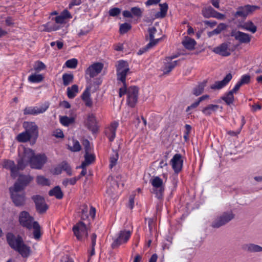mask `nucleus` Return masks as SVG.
Wrapping results in <instances>:
<instances>
[{
  "label": "nucleus",
  "mask_w": 262,
  "mask_h": 262,
  "mask_svg": "<svg viewBox=\"0 0 262 262\" xmlns=\"http://www.w3.org/2000/svg\"><path fill=\"white\" fill-rule=\"evenodd\" d=\"M232 76L230 73L228 74L221 81H215L211 85L210 88L213 90H220L225 86L232 79Z\"/></svg>",
  "instance_id": "aec40b11"
},
{
  "label": "nucleus",
  "mask_w": 262,
  "mask_h": 262,
  "mask_svg": "<svg viewBox=\"0 0 262 262\" xmlns=\"http://www.w3.org/2000/svg\"><path fill=\"white\" fill-rule=\"evenodd\" d=\"M19 222L23 227L30 230L33 229V235L35 239H39L41 236L40 226L38 223L34 221V218L28 212L23 211L19 215Z\"/></svg>",
  "instance_id": "f257e3e1"
},
{
  "label": "nucleus",
  "mask_w": 262,
  "mask_h": 262,
  "mask_svg": "<svg viewBox=\"0 0 262 262\" xmlns=\"http://www.w3.org/2000/svg\"><path fill=\"white\" fill-rule=\"evenodd\" d=\"M46 66L41 61H38L35 67L34 68L36 71H41L45 68Z\"/></svg>",
  "instance_id": "774afa93"
},
{
  "label": "nucleus",
  "mask_w": 262,
  "mask_h": 262,
  "mask_svg": "<svg viewBox=\"0 0 262 262\" xmlns=\"http://www.w3.org/2000/svg\"><path fill=\"white\" fill-rule=\"evenodd\" d=\"M11 198L14 205L17 207L23 206L26 203L25 194L22 193H10Z\"/></svg>",
  "instance_id": "f3484780"
},
{
  "label": "nucleus",
  "mask_w": 262,
  "mask_h": 262,
  "mask_svg": "<svg viewBox=\"0 0 262 262\" xmlns=\"http://www.w3.org/2000/svg\"><path fill=\"white\" fill-rule=\"evenodd\" d=\"M242 249L247 252L255 253L262 252V247L252 243L244 244Z\"/></svg>",
  "instance_id": "5701e85b"
},
{
  "label": "nucleus",
  "mask_w": 262,
  "mask_h": 262,
  "mask_svg": "<svg viewBox=\"0 0 262 262\" xmlns=\"http://www.w3.org/2000/svg\"><path fill=\"white\" fill-rule=\"evenodd\" d=\"M127 89L126 84H123V86L119 89V95L120 97H121L123 95L127 94Z\"/></svg>",
  "instance_id": "69168bd1"
},
{
  "label": "nucleus",
  "mask_w": 262,
  "mask_h": 262,
  "mask_svg": "<svg viewBox=\"0 0 262 262\" xmlns=\"http://www.w3.org/2000/svg\"><path fill=\"white\" fill-rule=\"evenodd\" d=\"M212 51L215 54L225 57L228 56L231 54L229 43L227 42L222 43L219 46L214 48Z\"/></svg>",
  "instance_id": "2eb2a0df"
},
{
  "label": "nucleus",
  "mask_w": 262,
  "mask_h": 262,
  "mask_svg": "<svg viewBox=\"0 0 262 262\" xmlns=\"http://www.w3.org/2000/svg\"><path fill=\"white\" fill-rule=\"evenodd\" d=\"M31 136L26 131L19 134L16 137V140L19 142L25 143L30 140Z\"/></svg>",
  "instance_id": "c9c22d12"
},
{
  "label": "nucleus",
  "mask_w": 262,
  "mask_h": 262,
  "mask_svg": "<svg viewBox=\"0 0 262 262\" xmlns=\"http://www.w3.org/2000/svg\"><path fill=\"white\" fill-rule=\"evenodd\" d=\"M170 163L175 173H178L182 170L183 160L181 154H175L171 159Z\"/></svg>",
  "instance_id": "ddd939ff"
},
{
  "label": "nucleus",
  "mask_w": 262,
  "mask_h": 262,
  "mask_svg": "<svg viewBox=\"0 0 262 262\" xmlns=\"http://www.w3.org/2000/svg\"><path fill=\"white\" fill-rule=\"evenodd\" d=\"M160 12L157 13V17L163 18L164 17L167 13V11L168 10V5L167 3L160 4Z\"/></svg>",
  "instance_id": "c03bdc74"
},
{
  "label": "nucleus",
  "mask_w": 262,
  "mask_h": 262,
  "mask_svg": "<svg viewBox=\"0 0 262 262\" xmlns=\"http://www.w3.org/2000/svg\"><path fill=\"white\" fill-rule=\"evenodd\" d=\"M82 3L81 0H71L69 4V9H72L74 6H79Z\"/></svg>",
  "instance_id": "e2e57ef3"
},
{
  "label": "nucleus",
  "mask_w": 262,
  "mask_h": 262,
  "mask_svg": "<svg viewBox=\"0 0 262 262\" xmlns=\"http://www.w3.org/2000/svg\"><path fill=\"white\" fill-rule=\"evenodd\" d=\"M241 28L245 30L249 31L252 33L256 32L257 27L251 21H248L244 23L241 26Z\"/></svg>",
  "instance_id": "7c9ffc66"
},
{
  "label": "nucleus",
  "mask_w": 262,
  "mask_h": 262,
  "mask_svg": "<svg viewBox=\"0 0 262 262\" xmlns=\"http://www.w3.org/2000/svg\"><path fill=\"white\" fill-rule=\"evenodd\" d=\"M43 77L41 74H33L28 77V80L31 83H39L42 81Z\"/></svg>",
  "instance_id": "79ce46f5"
},
{
  "label": "nucleus",
  "mask_w": 262,
  "mask_h": 262,
  "mask_svg": "<svg viewBox=\"0 0 262 262\" xmlns=\"http://www.w3.org/2000/svg\"><path fill=\"white\" fill-rule=\"evenodd\" d=\"M90 89V87H86L81 96L85 105L88 107H91L93 105V101L91 98Z\"/></svg>",
  "instance_id": "b1692460"
},
{
  "label": "nucleus",
  "mask_w": 262,
  "mask_h": 262,
  "mask_svg": "<svg viewBox=\"0 0 262 262\" xmlns=\"http://www.w3.org/2000/svg\"><path fill=\"white\" fill-rule=\"evenodd\" d=\"M53 136L58 138H62L64 137L63 132L60 129H57L54 130L53 133Z\"/></svg>",
  "instance_id": "0e129e2a"
},
{
  "label": "nucleus",
  "mask_w": 262,
  "mask_h": 262,
  "mask_svg": "<svg viewBox=\"0 0 262 262\" xmlns=\"http://www.w3.org/2000/svg\"><path fill=\"white\" fill-rule=\"evenodd\" d=\"M74 79V76L72 74L64 73L62 75L63 84L67 86L72 83Z\"/></svg>",
  "instance_id": "a18cd8bd"
},
{
  "label": "nucleus",
  "mask_w": 262,
  "mask_h": 262,
  "mask_svg": "<svg viewBox=\"0 0 262 262\" xmlns=\"http://www.w3.org/2000/svg\"><path fill=\"white\" fill-rule=\"evenodd\" d=\"M50 196H54L57 199H61L63 198V194L59 186H55L49 192Z\"/></svg>",
  "instance_id": "2f4dec72"
},
{
  "label": "nucleus",
  "mask_w": 262,
  "mask_h": 262,
  "mask_svg": "<svg viewBox=\"0 0 262 262\" xmlns=\"http://www.w3.org/2000/svg\"><path fill=\"white\" fill-rule=\"evenodd\" d=\"M33 177L30 175L20 174L17 181L22 184L25 187L27 186L32 180Z\"/></svg>",
  "instance_id": "473e14b6"
},
{
  "label": "nucleus",
  "mask_w": 262,
  "mask_h": 262,
  "mask_svg": "<svg viewBox=\"0 0 262 262\" xmlns=\"http://www.w3.org/2000/svg\"><path fill=\"white\" fill-rule=\"evenodd\" d=\"M96 238L97 235L95 233H93L91 237V251L90 254V256H92L95 254V246L96 245Z\"/></svg>",
  "instance_id": "603ef678"
},
{
  "label": "nucleus",
  "mask_w": 262,
  "mask_h": 262,
  "mask_svg": "<svg viewBox=\"0 0 262 262\" xmlns=\"http://www.w3.org/2000/svg\"><path fill=\"white\" fill-rule=\"evenodd\" d=\"M148 222V226L149 228V231L150 233L152 232V231L154 230L155 228V223L153 219H148L147 220Z\"/></svg>",
  "instance_id": "680f3d73"
},
{
  "label": "nucleus",
  "mask_w": 262,
  "mask_h": 262,
  "mask_svg": "<svg viewBox=\"0 0 262 262\" xmlns=\"http://www.w3.org/2000/svg\"><path fill=\"white\" fill-rule=\"evenodd\" d=\"M85 153L84 155V161H83L81 164H82V166H87L88 165L91 164L93 163L95 160V156L94 154H89V147L88 146H85Z\"/></svg>",
  "instance_id": "bb28decb"
},
{
  "label": "nucleus",
  "mask_w": 262,
  "mask_h": 262,
  "mask_svg": "<svg viewBox=\"0 0 262 262\" xmlns=\"http://www.w3.org/2000/svg\"><path fill=\"white\" fill-rule=\"evenodd\" d=\"M234 216L232 211L224 212L216 217L212 222L211 226L214 228H219L230 222L234 218Z\"/></svg>",
  "instance_id": "f03ea898"
},
{
  "label": "nucleus",
  "mask_w": 262,
  "mask_h": 262,
  "mask_svg": "<svg viewBox=\"0 0 262 262\" xmlns=\"http://www.w3.org/2000/svg\"><path fill=\"white\" fill-rule=\"evenodd\" d=\"M86 125L89 130L93 134L96 133L98 132V126L97 124L96 117L93 114H90L88 116Z\"/></svg>",
  "instance_id": "412c9836"
},
{
  "label": "nucleus",
  "mask_w": 262,
  "mask_h": 262,
  "mask_svg": "<svg viewBox=\"0 0 262 262\" xmlns=\"http://www.w3.org/2000/svg\"><path fill=\"white\" fill-rule=\"evenodd\" d=\"M71 150L72 151H79L81 149V146L77 141H75L73 142V146L70 148Z\"/></svg>",
  "instance_id": "052dcab7"
},
{
  "label": "nucleus",
  "mask_w": 262,
  "mask_h": 262,
  "mask_svg": "<svg viewBox=\"0 0 262 262\" xmlns=\"http://www.w3.org/2000/svg\"><path fill=\"white\" fill-rule=\"evenodd\" d=\"M116 66L117 79L121 81L123 84L126 83V77L127 74L129 72L128 63L124 60H119Z\"/></svg>",
  "instance_id": "7ed1b4c3"
},
{
  "label": "nucleus",
  "mask_w": 262,
  "mask_h": 262,
  "mask_svg": "<svg viewBox=\"0 0 262 262\" xmlns=\"http://www.w3.org/2000/svg\"><path fill=\"white\" fill-rule=\"evenodd\" d=\"M216 11L211 7L209 6L202 10L203 15L206 17H214Z\"/></svg>",
  "instance_id": "58836bf2"
},
{
  "label": "nucleus",
  "mask_w": 262,
  "mask_h": 262,
  "mask_svg": "<svg viewBox=\"0 0 262 262\" xmlns=\"http://www.w3.org/2000/svg\"><path fill=\"white\" fill-rule=\"evenodd\" d=\"M36 181L37 183L39 185L43 186H48L50 185L49 180L42 176H38L37 177Z\"/></svg>",
  "instance_id": "5fc2aeb1"
},
{
  "label": "nucleus",
  "mask_w": 262,
  "mask_h": 262,
  "mask_svg": "<svg viewBox=\"0 0 262 262\" xmlns=\"http://www.w3.org/2000/svg\"><path fill=\"white\" fill-rule=\"evenodd\" d=\"M49 107V103L45 102L40 106L26 107L24 110V114L36 115L44 113Z\"/></svg>",
  "instance_id": "f8f14e48"
},
{
  "label": "nucleus",
  "mask_w": 262,
  "mask_h": 262,
  "mask_svg": "<svg viewBox=\"0 0 262 262\" xmlns=\"http://www.w3.org/2000/svg\"><path fill=\"white\" fill-rule=\"evenodd\" d=\"M130 11L133 16H136L137 17H141L142 15L143 11L142 9L138 7H132L130 9Z\"/></svg>",
  "instance_id": "8fccbe9b"
},
{
  "label": "nucleus",
  "mask_w": 262,
  "mask_h": 262,
  "mask_svg": "<svg viewBox=\"0 0 262 262\" xmlns=\"http://www.w3.org/2000/svg\"><path fill=\"white\" fill-rule=\"evenodd\" d=\"M103 64L100 62H95L91 65L85 71V75L90 78H93L98 75L102 70Z\"/></svg>",
  "instance_id": "4468645a"
},
{
  "label": "nucleus",
  "mask_w": 262,
  "mask_h": 262,
  "mask_svg": "<svg viewBox=\"0 0 262 262\" xmlns=\"http://www.w3.org/2000/svg\"><path fill=\"white\" fill-rule=\"evenodd\" d=\"M47 160V158L44 154H37L31 159L29 164L32 168L40 169L46 163Z\"/></svg>",
  "instance_id": "9d476101"
},
{
  "label": "nucleus",
  "mask_w": 262,
  "mask_h": 262,
  "mask_svg": "<svg viewBox=\"0 0 262 262\" xmlns=\"http://www.w3.org/2000/svg\"><path fill=\"white\" fill-rule=\"evenodd\" d=\"M60 121L63 125L68 126L74 122V119L72 117L62 116L60 118Z\"/></svg>",
  "instance_id": "de8ad7c7"
},
{
  "label": "nucleus",
  "mask_w": 262,
  "mask_h": 262,
  "mask_svg": "<svg viewBox=\"0 0 262 262\" xmlns=\"http://www.w3.org/2000/svg\"><path fill=\"white\" fill-rule=\"evenodd\" d=\"M25 186L21 184L18 181H17L14 184L13 187L9 188L10 193H19V191L24 190Z\"/></svg>",
  "instance_id": "4c0bfd02"
},
{
  "label": "nucleus",
  "mask_w": 262,
  "mask_h": 262,
  "mask_svg": "<svg viewBox=\"0 0 262 262\" xmlns=\"http://www.w3.org/2000/svg\"><path fill=\"white\" fill-rule=\"evenodd\" d=\"M258 9H259L258 6L250 5L239 7L234 15L236 17H241L246 18L248 15L252 13Z\"/></svg>",
  "instance_id": "1a4fd4ad"
},
{
  "label": "nucleus",
  "mask_w": 262,
  "mask_h": 262,
  "mask_svg": "<svg viewBox=\"0 0 262 262\" xmlns=\"http://www.w3.org/2000/svg\"><path fill=\"white\" fill-rule=\"evenodd\" d=\"M43 31L46 32H52L59 30L61 26L58 25L55 21H50L43 25Z\"/></svg>",
  "instance_id": "c85d7f7f"
},
{
  "label": "nucleus",
  "mask_w": 262,
  "mask_h": 262,
  "mask_svg": "<svg viewBox=\"0 0 262 262\" xmlns=\"http://www.w3.org/2000/svg\"><path fill=\"white\" fill-rule=\"evenodd\" d=\"M78 92V87L76 84L73 85L71 87L67 88V96L69 98L73 99Z\"/></svg>",
  "instance_id": "f704fd0d"
},
{
  "label": "nucleus",
  "mask_w": 262,
  "mask_h": 262,
  "mask_svg": "<svg viewBox=\"0 0 262 262\" xmlns=\"http://www.w3.org/2000/svg\"><path fill=\"white\" fill-rule=\"evenodd\" d=\"M132 232L129 230H121L118 234V236L116 238L112 244V248L116 249L119 247L121 245L126 243L129 239Z\"/></svg>",
  "instance_id": "0eeeda50"
},
{
  "label": "nucleus",
  "mask_w": 262,
  "mask_h": 262,
  "mask_svg": "<svg viewBox=\"0 0 262 262\" xmlns=\"http://www.w3.org/2000/svg\"><path fill=\"white\" fill-rule=\"evenodd\" d=\"M31 199L33 201L36 211L39 214H43L49 208L44 198L40 195H34Z\"/></svg>",
  "instance_id": "423d86ee"
},
{
  "label": "nucleus",
  "mask_w": 262,
  "mask_h": 262,
  "mask_svg": "<svg viewBox=\"0 0 262 262\" xmlns=\"http://www.w3.org/2000/svg\"><path fill=\"white\" fill-rule=\"evenodd\" d=\"M55 21L58 24L61 26V25L64 24L65 19L61 15L57 16L54 18Z\"/></svg>",
  "instance_id": "338daca9"
},
{
  "label": "nucleus",
  "mask_w": 262,
  "mask_h": 262,
  "mask_svg": "<svg viewBox=\"0 0 262 262\" xmlns=\"http://www.w3.org/2000/svg\"><path fill=\"white\" fill-rule=\"evenodd\" d=\"M182 44L186 49L192 50L194 49L196 42L194 39L186 37L185 39L182 41Z\"/></svg>",
  "instance_id": "c756f323"
},
{
  "label": "nucleus",
  "mask_w": 262,
  "mask_h": 262,
  "mask_svg": "<svg viewBox=\"0 0 262 262\" xmlns=\"http://www.w3.org/2000/svg\"><path fill=\"white\" fill-rule=\"evenodd\" d=\"M73 231L78 240L81 241L88 235V228L82 222H79L73 227Z\"/></svg>",
  "instance_id": "39448f33"
},
{
  "label": "nucleus",
  "mask_w": 262,
  "mask_h": 262,
  "mask_svg": "<svg viewBox=\"0 0 262 262\" xmlns=\"http://www.w3.org/2000/svg\"><path fill=\"white\" fill-rule=\"evenodd\" d=\"M155 46V43L153 42H149L145 47L140 49L138 52V54L140 55L147 51L149 49Z\"/></svg>",
  "instance_id": "6e6d98bb"
},
{
  "label": "nucleus",
  "mask_w": 262,
  "mask_h": 262,
  "mask_svg": "<svg viewBox=\"0 0 262 262\" xmlns=\"http://www.w3.org/2000/svg\"><path fill=\"white\" fill-rule=\"evenodd\" d=\"M60 164L62 170L65 171L69 176H71L72 174L71 168L70 165L66 161L62 162Z\"/></svg>",
  "instance_id": "3c124183"
},
{
  "label": "nucleus",
  "mask_w": 262,
  "mask_h": 262,
  "mask_svg": "<svg viewBox=\"0 0 262 262\" xmlns=\"http://www.w3.org/2000/svg\"><path fill=\"white\" fill-rule=\"evenodd\" d=\"M121 13V9L118 8H113L110 9L108 11L109 15L111 16H117Z\"/></svg>",
  "instance_id": "bf43d9fd"
},
{
  "label": "nucleus",
  "mask_w": 262,
  "mask_h": 262,
  "mask_svg": "<svg viewBox=\"0 0 262 262\" xmlns=\"http://www.w3.org/2000/svg\"><path fill=\"white\" fill-rule=\"evenodd\" d=\"M119 125L118 122L114 121L112 122L110 126L105 130V135L108 138L110 142H113L116 137V129Z\"/></svg>",
  "instance_id": "6ab92c4d"
},
{
  "label": "nucleus",
  "mask_w": 262,
  "mask_h": 262,
  "mask_svg": "<svg viewBox=\"0 0 262 262\" xmlns=\"http://www.w3.org/2000/svg\"><path fill=\"white\" fill-rule=\"evenodd\" d=\"M4 168L9 169L11 171V176L15 178L17 177V169L16 165L13 161L10 160H5L3 164Z\"/></svg>",
  "instance_id": "4be33fe9"
},
{
  "label": "nucleus",
  "mask_w": 262,
  "mask_h": 262,
  "mask_svg": "<svg viewBox=\"0 0 262 262\" xmlns=\"http://www.w3.org/2000/svg\"><path fill=\"white\" fill-rule=\"evenodd\" d=\"M15 251L18 252L22 257L24 258L28 257L31 253L30 247L26 245L24 242L20 245Z\"/></svg>",
  "instance_id": "393cba45"
},
{
  "label": "nucleus",
  "mask_w": 262,
  "mask_h": 262,
  "mask_svg": "<svg viewBox=\"0 0 262 262\" xmlns=\"http://www.w3.org/2000/svg\"><path fill=\"white\" fill-rule=\"evenodd\" d=\"M231 36L234 37L241 43H248L251 41V37L249 34L239 31H232Z\"/></svg>",
  "instance_id": "dca6fc26"
},
{
  "label": "nucleus",
  "mask_w": 262,
  "mask_h": 262,
  "mask_svg": "<svg viewBox=\"0 0 262 262\" xmlns=\"http://www.w3.org/2000/svg\"><path fill=\"white\" fill-rule=\"evenodd\" d=\"M148 32L149 33V38L150 40L149 42H153L155 43V45H157L160 40V39H154L155 34L157 32L156 28L154 27L149 28L148 29Z\"/></svg>",
  "instance_id": "37998d69"
},
{
  "label": "nucleus",
  "mask_w": 262,
  "mask_h": 262,
  "mask_svg": "<svg viewBox=\"0 0 262 262\" xmlns=\"http://www.w3.org/2000/svg\"><path fill=\"white\" fill-rule=\"evenodd\" d=\"M25 131L27 132L31 137L35 136L36 138L38 136V126L33 122H25L23 124Z\"/></svg>",
  "instance_id": "a211bd4d"
},
{
  "label": "nucleus",
  "mask_w": 262,
  "mask_h": 262,
  "mask_svg": "<svg viewBox=\"0 0 262 262\" xmlns=\"http://www.w3.org/2000/svg\"><path fill=\"white\" fill-rule=\"evenodd\" d=\"M178 60L171 61L167 60L166 58L165 59L163 67H162V71L164 74H168L173 69L177 66Z\"/></svg>",
  "instance_id": "a878e982"
},
{
  "label": "nucleus",
  "mask_w": 262,
  "mask_h": 262,
  "mask_svg": "<svg viewBox=\"0 0 262 262\" xmlns=\"http://www.w3.org/2000/svg\"><path fill=\"white\" fill-rule=\"evenodd\" d=\"M118 159V154L117 152L115 154V155H113V156H111L110 157V167L111 168H112L114 166H115L116 165Z\"/></svg>",
  "instance_id": "13d9d810"
},
{
  "label": "nucleus",
  "mask_w": 262,
  "mask_h": 262,
  "mask_svg": "<svg viewBox=\"0 0 262 262\" xmlns=\"http://www.w3.org/2000/svg\"><path fill=\"white\" fill-rule=\"evenodd\" d=\"M28 163H29V162L28 161L27 159H25V158H23V157L17 161V166L16 165L17 175L18 174V171L20 170H23Z\"/></svg>",
  "instance_id": "ea45409f"
},
{
  "label": "nucleus",
  "mask_w": 262,
  "mask_h": 262,
  "mask_svg": "<svg viewBox=\"0 0 262 262\" xmlns=\"http://www.w3.org/2000/svg\"><path fill=\"white\" fill-rule=\"evenodd\" d=\"M6 239L10 247L14 250L24 242L23 238L20 235L15 236L11 232L7 234Z\"/></svg>",
  "instance_id": "9b49d317"
},
{
  "label": "nucleus",
  "mask_w": 262,
  "mask_h": 262,
  "mask_svg": "<svg viewBox=\"0 0 262 262\" xmlns=\"http://www.w3.org/2000/svg\"><path fill=\"white\" fill-rule=\"evenodd\" d=\"M206 82L203 81L200 83L196 87H195L192 91L193 95L198 96L201 95L204 91V88L206 86Z\"/></svg>",
  "instance_id": "e433bc0d"
},
{
  "label": "nucleus",
  "mask_w": 262,
  "mask_h": 262,
  "mask_svg": "<svg viewBox=\"0 0 262 262\" xmlns=\"http://www.w3.org/2000/svg\"><path fill=\"white\" fill-rule=\"evenodd\" d=\"M132 28V26L127 23L122 24L120 26L119 32L121 34H124L127 33Z\"/></svg>",
  "instance_id": "09e8293b"
},
{
  "label": "nucleus",
  "mask_w": 262,
  "mask_h": 262,
  "mask_svg": "<svg viewBox=\"0 0 262 262\" xmlns=\"http://www.w3.org/2000/svg\"><path fill=\"white\" fill-rule=\"evenodd\" d=\"M78 61L75 58H72L69 60H68L66 63L65 65L67 67L70 69H75L77 66Z\"/></svg>",
  "instance_id": "864d4df0"
},
{
  "label": "nucleus",
  "mask_w": 262,
  "mask_h": 262,
  "mask_svg": "<svg viewBox=\"0 0 262 262\" xmlns=\"http://www.w3.org/2000/svg\"><path fill=\"white\" fill-rule=\"evenodd\" d=\"M222 99L224 101L227 105H230L234 102L233 94L232 92H229L226 93L222 97Z\"/></svg>",
  "instance_id": "a19ab883"
},
{
  "label": "nucleus",
  "mask_w": 262,
  "mask_h": 262,
  "mask_svg": "<svg viewBox=\"0 0 262 262\" xmlns=\"http://www.w3.org/2000/svg\"><path fill=\"white\" fill-rule=\"evenodd\" d=\"M139 89L136 86H131L127 89V103L131 107H135L138 100Z\"/></svg>",
  "instance_id": "6e6552de"
},
{
  "label": "nucleus",
  "mask_w": 262,
  "mask_h": 262,
  "mask_svg": "<svg viewBox=\"0 0 262 262\" xmlns=\"http://www.w3.org/2000/svg\"><path fill=\"white\" fill-rule=\"evenodd\" d=\"M150 182L153 186V193L158 199H162L164 191V185L162 179L159 177H154L150 180Z\"/></svg>",
  "instance_id": "20e7f679"
},
{
  "label": "nucleus",
  "mask_w": 262,
  "mask_h": 262,
  "mask_svg": "<svg viewBox=\"0 0 262 262\" xmlns=\"http://www.w3.org/2000/svg\"><path fill=\"white\" fill-rule=\"evenodd\" d=\"M250 81V76L249 75L245 74L243 75L240 80L238 81L241 85L248 84Z\"/></svg>",
  "instance_id": "4d7b16f0"
},
{
  "label": "nucleus",
  "mask_w": 262,
  "mask_h": 262,
  "mask_svg": "<svg viewBox=\"0 0 262 262\" xmlns=\"http://www.w3.org/2000/svg\"><path fill=\"white\" fill-rule=\"evenodd\" d=\"M220 106L217 104H209L202 110V113L206 116H210L212 113H215Z\"/></svg>",
  "instance_id": "cd10ccee"
},
{
  "label": "nucleus",
  "mask_w": 262,
  "mask_h": 262,
  "mask_svg": "<svg viewBox=\"0 0 262 262\" xmlns=\"http://www.w3.org/2000/svg\"><path fill=\"white\" fill-rule=\"evenodd\" d=\"M227 28V25L224 23L220 24L213 31L208 33V36L210 37L214 35H217L221 33L222 31L225 30Z\"/></svg>",
  "instance_id": "72a5a7b5"
},
{
  "label": "nucleus",
  "mask_w": 262,
  "mask_h": 262,
  "mask_svg": "<svg viewBox=\"0 0 262 262\" xmlns=\"http://www.w3.org/2000/svg\"><path fill=\"white\" fill-rule=\"evenodd\" d=\"M35 156L34 151L30 148H25L24 150V155L23 157V158L27 159L29 163L31 162V159Z\"/></svg>",
  "instance_id": "49530a36"
}]
</instances>
